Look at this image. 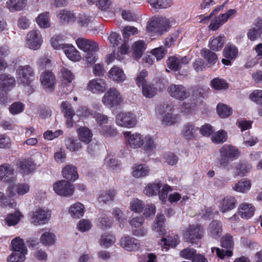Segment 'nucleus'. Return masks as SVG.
Here are the masks:
<instances>
[{
  "label": "nucleus",
  "mask_w": 262,
  "mask_h": 262,
  "mask_svg": "<svg viewBox=\"0 0 262 262\" xmlns=\"http://www.w3.org/2000/svg\"><path fill=\"white\" fill-rule=\"evenodd\" d=\"M220 158L217 160L216 165L228 171L232 169L229 161L236 159L239 156V151L236 147L228 144L220 148Z\"/></svg>",
  "instance_id": "1"
},
{
  "label": "nucleus",
  "mask_w": 262,
  "mask_h": 262,
  "mask_svg": "<svg viewBox=\"0 0 262 262\" xmlns=\"http://www.w3.org/2000/svg\"><path fill=\"white\" fill-rule=\"evenodd\" d=\"M30 221L35 226H40L48 224L51 217V211L45 207H38L29 214Z\"/></svg>",
  "instance_id": "2"
},
{
  "label": "nucleus",
  "mask_w": 262,
  "mask_h": 262,
  "mask_svg": "<svg viewBox=\"0 0 262 262\" xmlns=\"http://www.w3.org/2000/svg\"><path fill=\"white\" fill-rule=\"evenodd\" d=\"M185 241L191 244L196 243L204 236V230L200 224L189 225L183 231Z\"/></svg>",
  "instance_id": "3"
},
{
  "label": "nucleus",
  "mask_w": 262,
  "mask_h": 262,
  "mask_svg": "<svg viewBox=\"0 0 262 262\" xmlns=\"http://www.w3.org/2000/svg\"><path fill=\"white\" fill-rule=\"evenodd\" d=\"M221 246L223 248L227 249L226 250L220 249L219 248H211L212 252L216 251L217 256L221 259L225 257H229L232 256V249L233 248L234 241L233 237L230 234H226L223 236L221 239Z\"/></svg>",
  "instance_id": "4"
},
{
  "label": "nucleus",
  "mask_w": 262,
  "mask_h": 262,
  "mask_svg": "<svg viewBox=\"0 0 262 262\" xmlns=\"http://www.w3.org/2000/svg\"><path fill=\"white\" fill-rule=\"evenodd\" d=\"M170 27V21L168 19H154L150 20L147 26V30L149 33H153L157 35H161L168 31Z\"/></svg>",
  "instance_id": "5"
},
{
  "label": "nucleus",
  "mask_w": 262,
  "mask_h": 262,
  "mask_svg": "<svg viewBox=\"0 0 262 262\" xmlns=\"http://www.w3.org/2000/svg\"><path fill=\"white\" fill-rule=\"evenodd\" d=\"M167 92L172 98L180 101H184L190 96L188 88L183 84H171L167 88Z\"/></svg>",
  "instance_id": "6"
},
{
  "label": "nucleus",
  "mask_w": 262,
  "mask_h": 262,
  "mask_svg": "<svg viewBox=\"0 0 262 262\" xmlns=\"http://www.w3.org/2000/svg\"><path fill=\"white\" fill-rule=\"evenodd\" d=\"M137 122L136 115L132 112H121L116 116V123L121 127L132 128L135 126Z\"/></svg>",
  "instance_id": "7"
},
{
  "label": "nucleus",
  "mask_w": 262,
  "mask_h": 262,
  "mask_svg": "<svg viewBox=\"0 0 262 262\" xmlns=\"http://www.w3.org/2000/svg\"><path fill=\"white\" fill-rule=\"evenodd\" d=\"M34 76V71L29 65L20 66L16 69V78L19 83L28 84Z\"/></svg>",
  "instance_id": "8"
},
{
  "label": "nucleus",
  "mask_w": 262,
  "mask_h": 262,
  "mask_svg": "<svg viewBox=\"0 0 262 262\" xmlns=\"http://www.w3.org/2000/svg\"><path fill=\"white\" fill-rule=\"evenodd\" d=\"M121 101V96L115 88H110L104 94L102 99V103L111 107L118 105Z\"/></svg>",
  "instance_id": "9"
},
{
  "label": "nucleus",
  "mask_w": 262,
  "mask_h": 262,
  "mask_svg": "<svg viewBox=\"0 0 262 262\" xmlns=\"http://www.w3.org/2000/svg\"><path fill=\"white\" fill-rule=\"evenodd\" d=\"M0 181L6 182L8 185L17 182L12 166L7 163L0 165Z\"/></svg>",
  "instance_id": "10"
},
{
  "label": "nucleus",
  "mask_w": 262,
  "mask_h": 262,
  "mask_svg": "<svg viewBox=\"0 0 262 262\" xmlns=\"http://www.w3.org/2000/svg\"><path fill=\"white\" fill-rule=\"evenodd\" d=\"M157 113L163 115L162 124L165 125H171L176 122V118L172 114V108L167 105H159L156 108Z\"/></svg>",
  "instance_id": "11"
},
{
  "label": "nucleus",
  "mask_w": 262,
  "mask_h": 262,
  "mask_svg": "<svg viewBox=\"0 0 262 262\" xmlns=\"http://www.w3.org/2000/svg\"><path fill=\"white\" fill-rule=\"evenodd\" d=\"M53 189L57 194L65 196L72 195L74 191L73 185L65 180H60L54 183Z\"/></svg>",
  "instance_id": "12"
},
{
  "label": "nucleus",
  "mask_w": 262,
  "mask_h": 262,
  "mask_svg": "<svg viewBox=\"0 0 262 262\" xmlns=\"http://www.w3.org/2000/svg\"><path fill=\"white\" fill-rule=\"evenodd\" d=\"M42 39L40 32L37 30L29 32L26 36V45L30 49L36 50L40 48Z\"/></svg>",
  "instance_id": "13"
},
{
  "label": "nucleus",
  "mask_w": 262,
  "mask_h": 262,
  "mask_svg": "<svg viewBox=\"0 0 262 262\" xmlns=\"http://www.w3.org/2000/svg\"><path fill=\"white\" fill-rule=\"evenodd\" d=\"M127 144L133 149L139 148L143 145V136L140 133H132L130 132H125L123 133Z\"/></svg>",
  "instance_id": "14"
},
{
  "label": "nucleus",
  "mask_w": 262,
  "mask_h": 262,
  "mask_svg": "<svg viewBox=\"0 0 262 262\" xmlns=\"http://www.w3.org/2000/svg\"><path fill=\"white\" fill-rule=\"evenodd\" d=\"M30 187L26 183H18L15 185V183L9 184L7 188V194L8 197L13 198L16 194L23 195L29 191Z\"/></svg>",
  "instance_id": "15"
},
{
  "label": "nucleus",
  "mask_w": 262,
  "mask_h": 262,
  "mask_svg": "<svg viewBox=\"0 0 262 262\" xmlns=\"http://www.w3.org/2000/svg\"><path fill=\"white\" fill-rule=\"evenodd\" d=\"M40 80L46 91L51 92L54 90L56 79L52 72H43L40 76Z\"/></svg>",
  "instance_id": "16"
},
{
  "label": "nucleus",
  "mask_w": 262,
  "mask_h": 262,
  "mask_svg": "<svg viewBox=\"0 0 262 262\" xmlns=\"http://www.w3.org/2000/svg\"><path fill=\"white\" fill-rule=\"evenodd\" d=\"M106 89L104 80L95 78L90 80L87 85V89L94 94L103 93Z\"/></svg>",
  "instance_id": "17"
},
{
  "label": "nucleus",
  "mask_w": 262,
  "mask_h": 262,
  "mask_svg": "<svg viewBox=\"0 0 262 262\" xmlns=\"http://www.w3.org/2000/svg\"><path fill=\"white\" fill-rule=\"evenodd\" d=\"M236 203L234 196L227 195L220 201L219 205V209L223 213L229 212L235 208Z\"/></svg>",
  "instance_id": "18"
},
{
  "label": "nucleus",
  "mask_w": 262,
  "mask_h": 262,
  "mask_svg": "<svg viewBox=\"0 0 262 262\" xmlns=\"http://www.w3.org/2000/svg\"><path fill=\"white\" fill-rule=\"evenodd\" d=\"M255 209L251 203L244 202L240 204L237 209V214L244 220H248L254 214Z\"/></svg>",
  "instance_id": "19"
},
{
  "label": "nucleus",
  "mask_w": 262,
  "mask_h": 262,
  "mask_svg": "<svg viewBox=\"0 0 262 262\" xmlns=\"http://www.w3.org/2000/svg\"><path fill=\"white\" fill-rule=\"evenodd\" d=\"M119 244L122 248L128 251L138 250L140 245L138 239L129 236L122 237Z\"/></svg>",
  "instance_id": "20"
},
{
  "label": "nucleus",
  "mask_w": 262,
  "mask_h": 262,
  "mask_svg": "<svg viewBox=\"0 0 262 262\" xmlns=\"http://www.w3.org/2000/svg\"><path fill=\"white\" fill-rule=\"evenodd\" d=\"M16 84L15 78L10 74H0V90L5 92L13 89Z\"/></svg>",
  "instance_id": "21"
},
{
  "label": "nucleus",
  "mask_w": 262,
  "mask_h": 262,
  "mask_svg": "<svg viewBox=\"0 0 262 262\" xmlns=\"http://www.w3.org/2000/svg\"><path fill=\"white\" fill-rule=\"evenodd\" d=\"M222 231V223L217 220L212 221L207 228L208 235L215 239H217L221 237Z\"/></svg>",
  "instance_id": "22"
},
{
  "label": "nucleus",
  "mask_w": 262,
  "mask_h": 262,
  "mask_svg": "<svg viewBox=\"0 0 262 262\" xmlns=\"http://www.w3.org/2000/svg\"><path fill=\"white\" fill-rule=\"evenodd\" d=\"M189 58L187 56L181 57L173 56L169 57L167 60L168 67L173 71L179 70L183 65L188 63Z\"/></svg>",
  "instance_id": "23"
},
{
  "label": "nucleus",
  "mask_w": 262,
  "mask_h": 262,
  "mask_svg": "<svg viewBox=\"0 0 262 262\" xmlns=\"http://www.w3.org/2000/svg\"><path fill=\"white\" fill-rule=\"evenodd\" d=\"M77 47L84 52L89 51H98L99 47L97 42L82 37L78 38L76 40Z\"/></svg>",
  "instance_id": "24"
},
{
  "label": "nucleus",
  "mask_w": 262,
  "mask_h": 262,
  "mask_svg": "<svg viewBox=\"0 0 262 262\" xmlns=\"http://www.w3.org/2000/svg\"><path fill=\"white\" fill-rule=\"evenodd\" d=\"M60 47L70 60L73 61H78L81 59L80 53L73 46L67 44L66 45H61Z\"/></svg>",
  "instance_id": "25"
},
{
  "label": "nucleus",
  "mask_w": 262,
  "mask_h": 262,
  "mask_svg": "<svg viewBox=\"0 0 262 262\" xmlns=\"http://www.w3.org/2000/svg\"><path fill=\"white\" fill-rule=\"evenodd\" d=\"M108 77L113 81L117 82H122L126 79V75L123 70L120 68L114 66L108 72Z\"/></svg>",
  "instance_id": "26"
},
{
  "label": "nucleus",
  "mask_w": 262,
  "mask_h": 262,
  "mask_svg": "<svg viewBox=\"0 0 262 262\" xmlns=\"http://www.w3.org/2000/svg\"><path fill=\"white\" fill-rule=\"evenodd\" d=\"M57 16L62 24H72L76 20L75 13L67 10L60 11Z\"/></svg>",
  "instance_id": "27"
},
{
  "label": "nucleus",
  "mask_w": 262,
  "mask_h": 262,
  "mask_svg": "<svg viewBox=\"0 0 262 262\" xmlns=\"http://www.w3.org/2000/svg\"><path fill=\"white\" fill-rule=\"evenodd\" d=\"M226 41L224 35L214 36L210 38L209 41V48L213 51H220Z\"/></svg>",
  "instance_id": "28"
},
{
  "label": "nucleus",
  "mask_w": 262,
  "mask_h": 262,
  "mask_svg": "<svg viewBox=\"0 0 262 262\" xmlns=\"http://www.w3.org/2000/svg\"><path fill=\"white\" fill-rule=\"evenodd\" d=\"M150 173V169L145 164H136L132 167V174L136 178L144 177Z\"/></svg>",
  "instance_id": "29"
},
{
  "label": "nucleus",
  "mask_w": 262,
  "mask_h": 262,
  "mask_svg": "<svg viewBox=\"0 0 262 262\" xmlns=\"http://www.w3.org/2000/svg\"><path fill=\"white\" fill-rule=\"evenodd\" d=\"M143 148L144 151L148 154L151 155L156 149V144L154 137L150 135L143 136Z\"/></svg>",
  "instance_id": "30"
},
{
  "label": "nucleus",
  "mask_w": 262,
  "mask_h": 262,
  "mask_svg": "<svg viewBox=\"0 0 262 262\" xmlns=\"http://www.w3.org/2000/svg\"><path fill=\"white\" fill-rule=\"evenodd\" d=\"M251 187V181L246 178H243L234 184L232 185V189L235 191L245 193L249 191Z\"/></svg>",
  "instance_id": "31"
},
{
  "label": "nucleus",
  "mask_w": 262,
  "mask_h": 262,
  "mask_svg": "<svg viewBox=\"0 0 262 262\" xmlns=\"http://www.w3.org/2000/svg\"><path fill=\"white\" fill-rule=\"evenodd\" d=\"M27 0H8L6 7L11 12L22 10L26 6Z\"/></svg>",
  "instance_id": "32"
},
{
  "label": "nucleus",
  "mask_w": 262,
  "mask_h": 262,
  "mask_svg": "<svg viewBox=\"0 0 262 262\" xmlns=\"http://www.w3.org/2000/svg\"><path fill=\"white\" fill-rule=\"evenodd\" d=\"M63 177L68 180L75 181L78 178L77 168L73 165H67L62 169Z\"/></svg>",
  "instance_id": "33"
},
{
  "label": "nucleus",
  "mask_w": 262,
  "mask_h": 262,
  "mask_svg": "<svg viewBox=\"0 0 262 262\" xmlns=\"http://www.w3.org/2000/svg\"><path fill=\"white\" fill-rule=\"evenodd\" d=\"M115 242V237L109 233H105L101 234L98 241L100 246L106 249L112 247Z\"/></svg>",
  "instance_id": "34"
},
{
  "label": "nucleus",
  "mask_w": 262,
  "mask_h": 262,
  "mask_svg": "<svg viewBox=\"0 0 262 262\" xmlns=\"http://www.w3.org/2000/svg\"><path fill=\"white\" fill-rule=\"evenodd\" d=\"M165 217L164 214L158 213L156 217V222L154 225L153 230L160 235L164 234L166 232L164 229V222Z\"/></svg>",
  "instance_id": "35"
},
{
  "label": "nucleus",
  "mask_w": 262,
  "mask_h": 262,
  "mask_svg": "<svg viewBox=\"0 0 262 262\" xmlns=\"http://www.w3.org/2000/svg\"><path fill=\"white\" fill-rule=\"evenodd\" d=\"M69 212L73 218L79 219L84 214V205L80 203L74 204L70 207Z\"/></svg>",
  "instance_id": "36"
},
{
  "label": "nucleus",
  "mask_w": 262,
  "mask_h": 262,
  "mask_svg": "<svg viewBox=\"0 0 262 262\" xmlns=\"http://www.w3.org/2000/svg\"><path fill=\"white\" fill-rule=\"evenodd\" d=\"M79 139L85 144H89L92 140L93 134L86 127H81L77 129Z\"/></svg>",
  "instance_id": "37"
},
{
  "label": "nucleus",
  "mask_w": 262,
  "mask_h": 262,
  "mask_svg": "<svg viewBox=\"0 0 262 262\" xmlns=\"http://www.w3.org/2000/svg\"><path fill=\"white\" fill-rule=\"evenodd\" d=\"M262 24V19H259L256 21L255 27L251 28L247 33L248 38L251 41L257 40L260 38L261 26Z\"/></svg>",
  "instance_id": "38"
},
{
  "label": "nucleus",
  "mask_w": 262,
  "mask_h": 262,
  "mask_svg": "<svg viewBox=\"0 0 262 262\" xmlns=\"http://www.w3.org/2000/svg\"><path fill=\"white\" fill-rule=\"evenodd\" d=\"M116 193V190L114 189H110L101 191L100 192L98 200L100 202L107 203L114 200Z\"/></svg>",
  "instance_id": "39"
},
{
  "label": "nucleus",
  "mask_w": 262,
  "mask_h": 262,
  "mask_svg": "<svg viewBox=\"0 0 262 262\" xmlns=\"http://www.w3.org/2000/svg\"><path fill=\"white\" fill-rule=\"evenodd\" d=\"M22 217H23V215L21 212L16 210L13 213L8 214L5 219V222L9 226H15L19 223Z\"/></svg>",
  "instance_id": "40"
},
{
  "label": "nucleus",
  "mask_w": 262,
  "mask_h": 262,
  "mask_svg": "<svg viewBox=\"0 0 262 262\" xmlns=\"http://www.w3.org/2000/svg\"><path fill=\"white\" fill-rule=\"evenodd\" d=\"M55 235L49 231H46L42 234L40 237V243L45 246H51L53 245L56 242Z\"/></svg>",
  "instance_id": "41"
},
{
  "label": "nucleus",
  "mask_w": 262,
  "mask_h": 262,
  "mask_svg": "<svg viewBox=\"0 0 262 262\" xmlns=\"http://www.w3.org/2000/svg\"><path fill=\"white\" fill-rule=\"evenodd\" d=\"M13 251L27 253L28 250L24 240L19 237H16L11 241Z\"/></svg>",
  "instance_id": "42"
},
{
  "label": "nucleus",
  "mask_w": 262,
  "mask_h": 262,
  "mask_svg": "<svg viewBox=\"0 0 262 262\" xmlns=\"http://www.w3.org/2000/svg\"><path fill=\"white\" fill-rule=\"evenodd\" d=\"M223 54L226 58L234 59L237 56L238 49L235 46L228 43L224 49Z\"/></svg>",
  "instance_id": "43"
},
{
  "label": "nucleus",
  "mask_w": 262,
  "mask_h": 262,
  "mask_svg": "<svg viewBox=\"0 0 262 262\" xmlns=\"http://www.w3.org/2000/svg\"><path fill=\"white\" fill-rule=\"evenodd\" d=\"M161 187L159 183H149L144 189V193L148 196L156 195Z\"/></svg>",
  "instance_id": "44"
},
{
  "label": "nucleus",
  "mask_w": 262,
  "mask_h": 262,
  "mask_svg": "<svg viewBox=\"0 0 262 262\" xmlns=\"http://www.w3.org/2000/svg\"><path fill=\"white\" fill-rule=\"evenodd\" d=\"M145 49L146 45L143 41L139 40L135 42L133 45L134 58H139L141 57Z\"/></svg>",
  "instance_id": "45"
},
{
  "label": "nucleus",
  "mask_w": 262,
  "mask_h": 262,
  "mask_svg": "<svg viewBox=\"0 0 262 262\" xmlns=\"http://www.w3.org/2000/svg\"><path fill=\"white\" fill-rule=\"evenodd\" d=\"M252 168L250 164L240 161L236 167V174L241 177L244 176Z\"/></svg>",
  "instance_id": "46"
},
{
  "label": "nucleus",
  "mask_w": 262,
  "mask_h": 262,
  "mask_svg": "<svg viewBox=\"0 0 262 262\" xmlns=\"http://www.w3.org/2000/svg\"><path fill=\"white\" fill-rule=\"evenodd\" d=\"M49 14L47 12L41 13L36 18V22L40 28H47L50 26Z\"/></svg>",
  "instance_id": "47"
},
{
  "label": "nucleus",
  "mask_w": 262,
  "mask_h": 262,
  "mask_svg": "<svg viewBox=\"0 0 262 262\" xmlns=\"http://www.w3.org/2000/svg\"><path fill=\"white\" fill-rule=\"evenodd\" d=\"M20 171L23 174H28L34 169V165L33 162L28 160H24L20 162Z\"/></svg>",
  "instance_id": "48"
},
{
  "label": "nucleus",
  "mask_w": 262,
  "mask_h": 262,
  "mask_svg": "<svg viewBox=\"0 0 262 262\" xmlns=\"http://www.w3.org/2000/svg\"><path fill=\"white\" fill-rule=\"evenodd\" d=\"M211 141L215 143L225 142L227 139V134L224 130H220L212 134Z\"/></svg>",
  "instance_id": "49"
},
{
  "label": "nucleus",
  "mask_w": 262,
  "mask_h": 262,
  "mask_svg": "<svg viewBox=\"0 0 262 262\" xmlns=\"http://www.w3.org/2000/svg\"><path fill=\"white\" fill-rule=\"evenodd\" d=\"M101 135L105 137H113L117 135L118 132L116 128L112 126L105 125L99 129Z\"/></svg>",
  "instance_id": "50"
},
{
  "label": "nucleus",
  "mask_w": 262,
  "mask_h": 262,
  "mask_svg": "<svg viewBox=\"0 0 262 262\" xmlns=\"http://www.w3.org/2000/svg\"><path fill=\"white\" fill-rule=\"evenodd\" d=\"M201 54L204 58L208 61V63L213 64L216 62V55L212 51L205 48L201 50Z\"/></svg>",
  "instance_id": "51"
},
{
  "label": "nucleus",
  "mask_w": 262,
  "mask_h": 262,
  "mask_svg": "<svg viewBox=\"0 0 262 262\" xmlns=\"http://www.w3.org/2000/svg\"><path fill=\"white\" fill-rule=\"evenodd\" d=\"M216 112L219 116L222 118L229 117L232 113V110L227 105L220 103L217 105Z\"/></svg>",
  "instance_id": "52"
},
{
  "label": "nucleus",
  "mask_w": 262,
  "mask_h": 262,
  "mask_svg": "<svg viewBox=\"0 0 262 262\" xmlns=\"http://www.w3.org/2000/svg\"><path fill=\"white\" fill-rule=\"evenodd\" d=\"M198 127L192 123H187L185 125L182 130L183 136L188 139H191L194 136V133L197 130Z\"/></svg>",
  "instance_id": "53"
},
{
  "label": "nucleus",
  "mask_w": 262,
  "mask_h": 262,
  "mask_svg": "<svg viewBox=\"0 0 262 262\" xmlns=\"http://www.w3.org/2000/svg\"><path fill=\"white\" fill-rule=\"evenodd\" d=\"M93 16L86 14H80L78 17V23L82 27H88L94 21Z\"/></svg>",
  "instance_id": "54"
},
{
  "label": "nucleus",
  "mask_w": 262,
  "mask_h": 262,
  "mask_svg": "<svg viewBox=\"0 0 262 262\" xmlns=\"http://www.w3.org/2000/svg\"><path fill=\"white\" fill-rule=\"evenodd\" d=\"M27 253L13 251L8 258V262H24L26 259V254Z\"/></svg>",
  "instance_id": "55"
},
{
  "label": "nucleus",
  "mask_w": 262,
  "mask_h": 262,
  "mask_svg": "<svg viewBox=\"0 0 262 262\" xmlns=\"http://www.w3.org/2000/svg\"><path fill=\"white\" fill-rule=\"evenodd\" d=\"M143 95L147 98H151L156 94V89L151 83L144 84L142 86Z\"/></svg>",
  "instance_id": "56"
},
{
  "label": "nucleus",
  "mask_w": 262,
  "mask_h": 262,
  "mask_svg": "<svg viewBox=\"0 0 262 262\" xmlns=\"http://www.w3.org/2000/svg\"><path fill=\"white\" fill-rule=\"evenodd\" d=\"M61 109L65 117H73L75 113L71 104L67 101H63L61 104Z\"/></svg>",
  "instance_id": "57"
},
{
  "label": "nucleus",
  "mask_w": 262,
  "mask_h": 262,
  "mask_svg": "<svg viewBox=\"0 0 262 262\" xmlns=\"http://www.w3.org/2000/svg\"><path fill=\"white\" fill-rule=\"evenodd\" d=\"M144 204L138 199H134L130 203V209L135 212H140L143 210Z\"/></svg>",
  "instance_id": "58"
},
{
  "label": "nucleus",
  "mask_w": 262,
  "mask_h": 262,
  "mask_svg": "<svg viewBox=\"0 0 262 262\" xmlns=\"http://www.w3.org/2000/svg\"><path fill=\"white\" fill-rule=\"evenodd\" d=\"M147 2L156 9H164L170 6L167 0H147Z\"/></svg>",
  "instance_id": "59"
},
{
  "label": "nucleus",
  "mask_w": 262,
  "mask_h": 262,
  "mask_svg": "<svg viewBox=\"0 0 262 262\" xmlns=\"http://www.w3.org/2000/svg\"><path fill=\"white\" fill-rule=\"evenodd\" d=\"M211 83L212 87L215 90H224L228 87L226 82L224 80L219 78L213 79Z\"/></svg>",
  "instance_id": "60"
},
{
  "label": "nucleus",
  "mask_w": 262,
  "mask_h": 262,
  "mask_svg": "<svg viewBox=\"0 0 262 262\" xmlns=\"http://www.w3.org/2000/svg\"><path fill=\"white\" fill-rule=\"evenodd\" d=\"M67 148L72 151H76L82 147L81 144L77 140L69 138L66 141Z\"/></svg>",
  "instance_id": "61"
},
{
  "label": "nucleus",
  "mask_w": 262,
  "mask_h": 262,
  "mask_svg": "<svg viewBox=\"0 0 262 262\" xmlns=\"http://www.w3.org/2000/svg\"><path fill=\"white\" fill-rule=\"evenodd\" d=\"M112 224V220L105 216L100 217L98 219V226L102 230H106L110 228Z\"/></svg>",
  "instance_id": "62"
},
{
  "label": "nucleus",
  "mask_w": 262,
  "mask_h": 262,
  "mask_svg": "<svg viewBox=\"0 0 262 262\" xmlns=\"http://www.w3.org/2000/svg\"><path fill=\"white\" fill-rule=\"evenodd\" d=\"M165 162L170 165H174L178 163V157L173 153L167 152L164 155Z\"/></svg>",
  "instance_id": "63"
},
{
  "label": "nucleus",
  "mask_w": 262,
  "mask_h": 262,
  "mask_svg": "<svg viewBox=\"0 0 262 262\" xmlns=\"http://www.w3.org/2000/svg\"><path fill=\"white\" fill-rule=\"evenodd\" d=\"M250 100L257 104H262V90L254 91L249 96Z\"/></svg>",
  "instance_id": "64"
}]
</instances>
